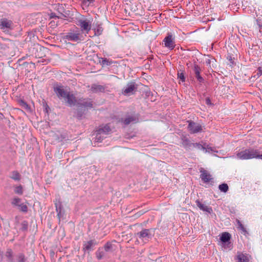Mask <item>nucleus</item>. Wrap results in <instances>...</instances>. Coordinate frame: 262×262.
<instances>
[{"label":"nucleus","instance_id":"4be33fe9","mask_svg":"<svg viewBox=\"0 0 262 262\" xmlns=\"http://www.w3.org/2000/svg\"><path fill=\"white\" fill-rule=\"evenodd\" d=\"M75 12H76V11H75ZM75 18L74 12H71L69 10L67 11V21H72Z\"/></svg>","mask_w":262,"mask_h":262},{"label":"nucleus","instance_id":"4468645a","mask_svg":"<svg viewBox=\"0 0 262 262\" xmlns=\"http://www.w3.org/2000/svg\"><path fill=\"white\" fill-rule=\"evenodd\" d=\"M250 256L247 254L238 253L235 257L237 262H250Z\"/></svg>","mask_w":262,"mask_h":262},{"label":"nucleus","instance_id":"c85d7f7f","mask_svg":"<svg viewBox=\"0 0 262 262\" xmlns=\"http://www.w3.org/2000/svg\"><path fill=\"white\" fill-rule=\"evenodd\" d=\"M197 148L198 149L200 150H204L206 149V147H204L203 145H202L201 144L199 143H193V145L192 146V148Z\"/></svg>","mask_w":262,"mask_h":262},{"label":"nucleus","instance_id":"cd10ccee","mask_svg":"<svg viewBox=\"0 0 262 262\" xmlns=\"http://www.w3.org/2000/svg\"><path fill=\"white\" fill-rule=\"evenodd\" d=\"M95 35L99 36L101 35L103 32V28L100 26H98L96 28L94 29Z\"/></svg>","mask_w":262,"mask_h":262},{"label":"nucleus","instance_id":"dca6fc26","mask_svg":"<svg viewBox=\"0 0 262 262\" xmlns=\"http://www.w3.org/2000/svg\"><path fill=\"white\" fill-rule=\"evenodd\" d=\"M105 88L103 85L93 84L91 85V91L95 93H99V92H104L105 91Z\"/></svg>","mask_w":262,"mask_h":262},{"label":"nucleus","instance_id":"393cba45","mask_svg":"<svg viewBox=\"0 0 262 262\" xmlns=\"http://www.w3.org/2000/svg\"><path fill=\"white\" fill-rule=\"evenodd\" d=\"M11 178L15 181H19L20 179V176L18 172L17 171H13L12 172Z\"/></svg>","mask_w":262,"mask_h":262},{"label":"nucleus","instance_id":"c756f323","mask_svg":"<svg viewBox=\"0 0 262 262\" xmlns=\"http://www.w3.org/2000/svg\"><path fill=\"white\" fill-rule=\"evenodd\" d=\"M95 2V0H82V3L83 6L88 7L91 4H93Z\"/></svg>","mask_w":262,"mask_h":262},{"label":"nucleus","instance_id":"4c0bfd02","mask_svg":"<svg viewBox=\"0 0 262 262\" xmlns=\"http://www.w3.org/2000/svg\"><path fill=\"white\" fill-rule=\"evenodd\" d=\"M19 209L21 211L23 212H27L28 210V207L26 205L24 204H20L19 206Z\"/></svg>","mask_w":262,"mask_h":262},{"label":"nucleus","instance_id":"a211bd4d","mask_svg":"<svg viewBox=\"0 0 262 262\" xmlns=\"http://www.w3.org/2000/svg\"><path fill=\"white\" fill-rule=\"evenodd\" d=\"M67 101L71 105L77 104V102L75 97L73 94H70L67 92Z\"/></svg>","mask_w":262,"mask_h":262},{"label":"nucleus","instance_id":"79ce46f5","mask_svg":"<svg viewBox=\"0 0 262 262\" xmlns=\"http://www.w3.org/2000/svg\"><path fill=\"white\" fill-rule=\"evenodd\" d=\"M102 64H106V65H110V62L108 61V60L106 58H102Z\"/></svg>","mask_w":262,"mask_h":262},{"label":"nucleus","instance_id":"b1692460","mask_svg":"<svg viewBox=\"0 0 262 262\" xmlns=\"http://www.w3.org/2000/svg\"><path fill=\"white\" fill-rule=\"evenodd\" d=\"M6 256L8 258L9 262H13V252L11 249H9L6 252Z\"/></svg>","mask_w":262,"mask_h":262},{"label":"nucleus","instance_id":"f03ea898","mask_svg":"<svg viewBox=\"0 0 262 262\" xmlns=\"http://www.w3.org/2000/svg\"><path fill=\"white\" fill-rule=\"evenodd\" d=\"M155 229H143L137 233V238L144 243H147L154 235Z\"/></svg>","mask_w":262,"mask_h":262},{"label":"nucleus","instance_id":"473e14b6","mask_svg":"<svg viewBox=\"0 0 262 262\" xmlns=\"http://www.w3.org/2000/svg\"><path fill=\"white\" fill-rule=\"evenodd\" d=\"M262 75V67H258L257 73L254 74L253 77L254 78H257Z\"/></svg>","mask_w":262,"mask_h":262},{"label":"nucleus","instance_id":"5701e85b","mask_svg":"<svg viewBox=\"0 0 262 262\" xmlns=\"http://www.w3.org/2000/svg\"><path fill=\"white\" fill-rule=\"evenodd\" d=\"M219 190L223 192L226 193L229 190V187L226 183H222L219 186Z\"/></svg>","mask_w":262,"mask_h":262},{"label":"nucleus","instance_id":"412c9836","mask_svg":"<svg viewBox=\"0 0 262 262\" xmlns=\"http://www.w3.org/2000/svg\"><path fill=\"white\" fill-rule=\"evenodd\" d=\"M97 130V133H99V134H103V135H106L111 131V128L108 125H105L104 126L99 128Z\"/></svg>","mask_w":262,"mask_h":262},{"label":"nucleus","instance_id":"37998d69","mask_svg":"<svg viewBox=\"0 0 262 262\" xmlns=\"http://www.w3.org/2000/svg\"><path fill=\"white\" fill-rule=\"evenodd\" d=\"M204 150H205V152H207L208 151L216 152V151L214 150L213 147H209L208 146H207V147L206 148V149H205Z\"/></svg>","mask_w":262,"mask_h":262},{"label":"nucleus","instance_id":"f257e3e1","mask_svg":"<svg viewBox=\"0 0 262 262\" xmlns=\"http://www.w3.org/2000/svg\"><path fill=\"white\" fill-rule=\"evenodd\" d=\"M236 157L238 159L242 160H249L252 159H259L262 160V152L253 147H249L243 149L239 152H238Z\"/></svg>","mask_w":262,"mask_h":262},{"label":"nucleus","instance_id":"e433bc0d","mask_svg":"<svg viewBox=\"0 0 262 262\" xmlns=\"http://www.w3.org/2000/svg\"><path fill=\"white\" fill-rule=\"evenodd\" d=\"M20 105L23 108H24L26 110H30V107L29 106L28 104L26 102H25L24 101L21 100L20 101Z\"/></svg>","mask_w":262,"mask_h":262},{"label":"nucleus","instance_id":"2f4dec72","mask_svg":"<svg viewBox=\"0 0 262 262\" xmlns=\"http://www.w3.org/2000/svg\"><path fill=\"white\" fill-rule=\"evenodd\" d=\"M14 192L16 194H22L23 193V187L21 186H16L15 188Z\"/></svg>","mask_w":262,"mask_h":262},{"label":"nucleus","instance_id":"a19ab883","mask_svg":"<svg viewBox=\"0 0 262 262\" xmlns=\"http://www.w3.org/2000/svg\"><path fill=\"white\" fill-rule=\"evenodd\" d=\"M256 24L259 27V28L262 27V19L257 18L256 20Z\"/></svg>","mask_w":262,"mask_h":262},{"label":"nucleus","instance_id":"a878e982","mask_svg":"<svg viewBox=\"0 0 262 262\" xmlns=\"http://www.w3.org/2000/svg\"><path fill=\"white\" fill-rule=\"evenodd\" d=\"M105 137L103 134H99L97 133V130L96 132V137L95 141L97 142H101Z\"/></svg>","mask_w":262,"mask_h":262},{"label":"nucleus","instance_id":"20e7f679","mask_svg":"<svg viewBox=\"0 0 262 262\" xmlns=\"http://www.w3.org/2000/svg\"><path fill=\"white\" fill-rule=\"evenodd\" d=\"M79 26L82 32L88 34L91 29L92 21L90 19H80L78 21Z\"/></svg>","mask_w":262,"mask_h":262},{"label":"nucleus","instance_id":"423d86ee","mask_svg":"<svg viewBox=\"0 0 262 262\" xmlns=\"http://www.w3.org/2000/svg\"><path fill=\"white\" fill-rule=\"evenodd\" d=\"M188 122V129L191 134H196L203 131V126L200 124L191 121Z\"/></svg>","mask_w":262,"mask_h":262},{"label":"nucleus","instance_id":"7ed1b4c3","mask_svg":"<svg viewBox=\"0 0 262 262\" xmlns=\"http://www.w3.org/2000/svg\"><path fill=\"white\" fill-rule=\"evenodd\" d=\"M53 91L59 99L66 98V90L64 86L60 83H55L53 85Z\"/></svg>","mask_w":262,"mask_h":262},{"label":"nucleus","instance_id":"ea45409f","mask_svg":"<svg viewBox=\"0 0 262 262\" xmlns=\"http://www.w3.org/2000/svg\"><path fill=\"white\" fill-rule=\"evenodd\" d=\"M103 255H104V254L102 251H100L99 250L97 251L96 256L98 259H101L103 257Z\"/></svg>","mask_w":262,"mask_h":262},{"label":"nucleus","instance_id":"aec40b11","mask_svg":"<svg viewBox=\"0 0 262 262\" xmlns=\"http://www.w3.org/2000/svg\"><path fill=\"white\" fill-rule=\"evenodd\" d=\"M231 238V235L228 232L223 233L220 237V239L222 242V244L229 242Z\"/></svg>","mask_w":262,"mask_h":262},{"label":"nucleus","instance_id":"f704fd0d","mask_svg":"<svg viewBox=\"0 0 262 262\" xmlns=\"http://www.w3.org/2000/svg\"><path fill=\"white\" fill-rule=\"evenodd\" d=\"M104 248L106 252L110 251L111 249L112 248V244L110 242L106 243L104 246Z\"/></svg>","mask_w":262,"mask_h":262},{"label":"nucleus","instance_id":"c03bdc74","mask_svg":"<svg viewBox=\"0 0 262 262\" xmlns=\"http://www.w3.org/2000/svg\"><path fill=\"white\" fill-rule=\"evenodd\" d=\"M206 103L208 105H211L212 104L211 100L209 98H207L206 99Z\"/></svg>","mask_w":262,"mask_h":262},{"label":"nucleus","instance_id":"7c9ffc66","mask_svg":"<svg viewBox=\"0 0 262 262\" xmlns=\"http://www.w3.org/2000/svg\"><path fill=\"white\" fill-rule=\"evenodd\" d=\"M237 224L238 225V228L244 232H247L246 228L244 227L243 225L242 224V223L240 222L239 220H236Z\"/></svg>","mask_w":262,"mask_h":262},{"label":"nucleus","instance_id":"bb28decb","mask_svg":"<svg viewBox=\"0 0 262 262\" xmlns=\"http://www.w3.org/2000/svg\"><path fill=\"white\" fill-rule=\"evenodd\" d=\"M17 262H27V259L25 255L23 253H19L17 256Z\"/></svg>","mask_w":262,"mask_h":262},{"label":"nucleus","instance_id":"a18cd8bd","mask_svg":"<svg viewBox=\"0 0 262 262\" xmlns=\"http://www.w3.org/2000/svg\"><path fill=\"white\" fill-rule=\"evenodd\" d=\"M77 116L78 119H81L82 117V114L81 113H80L79 111H78L77 114Z\"/></svg>","mask_w":262,"mask_h":262},{"label":"nucleus","instance_id":"6e6552de","mask_svg":"<svg viewBox=\"0 0 262 262\" xmlns=\"http://www.w3.org/2000/svg\"><path fill=\"white\" fill-rule=\"evenodd\" d=\"M78 107L84 108H91L93 106V102L91 99L85 98L79 99V102H77Z\"/></svg>","mask_w":262,"mask_h":262},{"label":"nucleus","instance_id":"58836bf2","mask_svg":"<svg viewBox=\"0 0 262 262\" xmlns=\"http://www.w3.org/2000/svg\"><path fill=\"white\" fill-rule=\"evenodd\" d=\"M222 245H223V247L225 249L230 250L232 248V244H231V243L230 242L226 243V244L225 243L223 244Z\"/></svg>","mask_w":262,"mask_h":262},{"label":"nucleus","instance_id":"72a5a7b5","mask_svg":"<svg viewBox=\"0 0 262 262\" xmlns=\"http://www.w3.org/2000/svg\"><path fill=\"white\" fill-rule=\"evenodd\" d=\"M21 200L18 198H14L12 201V204L14 206H18L20 204Z\"/></svg>","mask_w":262,"mask_h":262},{"label":"nucleus","instance_id":"f8f14e48","mask_svg":"<svg viewBox=\"0 0 262 262\" xmlns=\"http://www.w3.org/2000/svg\"><path fill=\"white\" fill-rule=\"evenodd\" d=\"M137 89L134 82H130L127 84L126 87L123 90L122 93L125 95H129L133 94V92Z\"/></svg>","mask_w":262,"mask_h":262},{"label":"nucleus","instance_id":"1a4fd4ad","mask_svg":"<svg viewBox=\"0 0 262 262\" xmlns=\"http://www.w3.org/2000/svg\"><path fill=\"white\" fill-rule=\"evenodd\" d=\"M193 71L197 81L200 83H203L205 81L204 78L201 75L202 71L201 68L197 64H194L193 67Z\"/></svg>","mask_w":262,"mask_h":262},{"label":"nucleus","instance_id":"ddd939ff","mask_svg":"<svg viewBox=\"0 0 262 262\" xmlns=\"http://www.w3.org/2000/svg\"><path fill=\"white\" fill-rule=\"evenodd\" d=\"M182 144L186 150L192 149L193 143H191L190 140L186 136H183L181 137Z\"/></svg>","mask_w":262,"mask_h":262},{"label":"nucleus","instance_id":"c9c22d12","mask_svg":"<svg viewBox=\"0 0 262 262\" xmlns=\"http://www.w3.org/2000/svg\"><path fill=\"white\" fill-rule=\"evenodd\" d=\"M178 78L182 81V82L185 81V77L184 75V73L183 72L178 73Z\"/></svg>","mask_w":262,"mask_h":262},{"label":"nucleus","instance_id":"09e8293b","mask_svg":"<svg viewBox=\"0 0 262 262\" xmlns=\"http://www.w3.org/2000/svg\"><path fill=\"white\" fill-rule=\"evenodd\" d=\"M56 210L57 212L58 211V209H57V208H56Z\"/></svg>","mask_w":262,"mask_h":262},{"label":"nucleus","instance_id":"39448f33","mask_svg":"<svg viewBox=\"0 0 262 262\" xmlns=\"http://www.w3.org/2000/svg\"><path fill=\"white\" fill-rule=\"evenodd\" d=\"M163 42L164 46L170 50L173 49L176 46L174 37L171 33L167 34V36L163 40Z\"/></svg>","mask_w":262,"mask_h":262},{"label":"nucleus","instance_id":"0eeeda50","mask_svg":"<svg viewBox=\"0 0 262 262\" xmlns=\"http://www.w3.org/2000/svg\"><path fill=\"white\" fill-rule=\"evenodd\" d=\"M13 23L11 20L7 18L0 19V29L4 32H8L12 30Z\"/></svg>","mask_w":262,"mask_h":262},{"label":"nucleus","instance_id":"49530a36","mask_svg":"<svg viewBox=\"0 0 262 262\" xmlns=\"http://www.w3.org/2000/svg\"><path fill=\"white\" fill-rule=\"evenodd\" d=\"M57 17V16H56V15H55V13H51L50 14V18H55V17Z\"/></svg>","mask_w":262,"mask_h":262},{"label":"nucleus","instance_id":"2eb2a0df","mask_svg":"<svg viewBox=\"0 0 262 262\" xmlns=\"http://www.w3.org/2000/svg\"><path fill=\"white\" fill-rule=\"evenodd\" d=\"M97 244L95 240H90L85 242L83 244V250L84 251H89L92 250L93 247Z\"/></svg>","mask_w":262,"mask_h":262},{"label":"nucleus","instance_id":"9d476101","mask_svg":"<svg viewBox=\"0 0 262 262\" xmlns=\"http://www.w3.org/2000/svg\"><path fill=\"white\" fill-rule=\"evenodd\" d=\"M200 172L201 173L200 178L204 183H209L213 179L210 173L208 171L205 170L203 168H201L200 169Z\"/></svg>","mask_w":262,"mask_h":262},{"label":"nucleus","instance_id":"de8ad7c7","mask_svg":"<svg viewBox=\"0 0 262 262\" xmlns=\"http://www.w3.org/2000/svg\"><path fill=\"white\" fill-rule=\"evenodd\" d=\"M60 213V211H59V212L58 213V216L59 218H60V217H59Z\"/></svg>","mask_w":262,"mask_h":262},{"label":"nucleus","instance_id":"f3484780","mask_svg":"<svg viewBox=\"0 0 262 262\" xmlns=\"http://www.w3.org/2000/svg\"><path fill=\"white\" fill-rule=\"evenodd\" d=\"M195 203L196 206L200 208V210L208 213H211L212 211V209L211 207L201 203L199 200H196Z\"/></svg>","mask_w":262,"mask_h":262},{"label":"nucleus","instance_id":"9b49d317","mask_svg":"<svg viewBox=\"0 0 262 262\" xmlns=\"http://www.w3.org/2000/svg\"><path fill=\"white\" fill-rule=\"evenodd\" d=\"M67 39L73 41H80L81 39L80 38L79 31L77 29L76 31L69 32L67 35Z\"/></svg>","mask_w":262,"mask_h":262},{"label":"nucleus","instance_id":"6ab92c4d","mask_svg":"<svg viewBox=\"0 0 262 262\" xmlns=\"http://www.w3.org/2000/svg\"><path fill=\"white\" fill-rule=\"evenodd\" d=\"M138 121V118L135 116H129L124 120L122 119V122L125 125H128L131 123H135Z\"/></svg>","mask_w":262,"mask_h":262}]
</instances>
